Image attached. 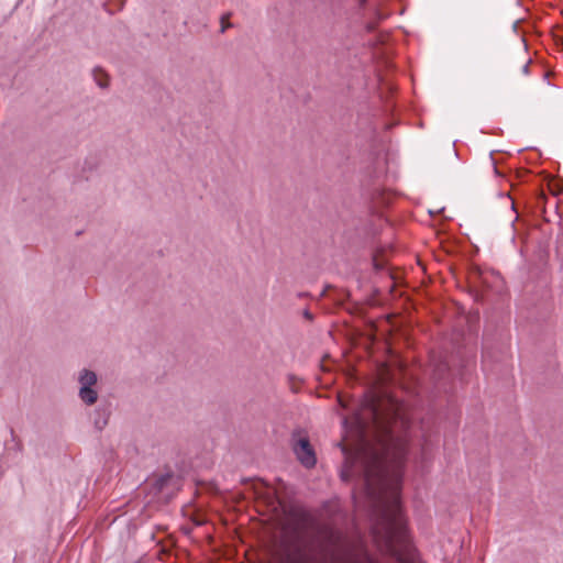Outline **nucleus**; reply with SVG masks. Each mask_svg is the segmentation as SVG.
I'll list each match as a JSON object with an SVG mask.
<instances>
[{
	"instance_id": "9b49d317",
	"label": "nucleus",
	"mask_w": 563,
	"mask_h": 563,
	"mask_svg": "<svg viewBox=\"0 0 563 563\" xmlns=\"http://www.w3.org/2000/svg\"><path fill=\"white\" fill-rule=\"evenodd\" d=\"M522 73H523L525 75H528V74H529V62H528V63H526V64L523 65V67H522Z\"/></svg>"
},
{
	"instance_id": "ddd939ff",
	"label": "nucleus",
	"mask_w": 563,
	"mask_h": 563,
	"mask_svg": "<svg viewBox=\"0 0 563 563\" xmlns=\"http://www.w3.org/2000/svg\"><path fill=\"white\" fill-rule=\"evenodd\" d=\"M305 317L307 319H312V314L308 310L305 311Z\"/></svg>"
},
{
	"instance_id": "f257e3e1",
	"label": "nucleus",
	"mask_w": 563,
	"mask_h": 563,
	"mask_svg": "<svg viewBox=\"0 0 563 563\" xmlns=\"http://www.w3.org/2000/svg\"><path fill=\"white\" fill-rule=\"evenodd\" d=\"M386 455L376 451L362 453L361 476L371 497L383 499L389 493L396 503L402 482L405 449H399L393 465H389Z\"/></svg>"
},
{
	"instance_id": "6e6552de",
	"label": "nucleus",
	"mask_w": 563,
	"mask_h": 563,
	"mask_svg": "<svg viewBox=\"0 0 563 563\" xmlns=\"http://www.w3.org/2000/svg\"><path fill=\"white\" fill-rule=\"evenodd\" d=\"M373 266L376 272H380L385 269L386 264L384 262L378 261L377 258H374Z\"/></svg>"
},
{
	"instance_id": "7ed1b4c3",
	"label": "nucleus",
	"mask_w": 563,
	"mask_h": 563,
	"mask_svg": "<svg viewBox=\"0 0 563 563\" xmlns=\"http://www.w3.org/2000/svg\"><path fill=\"white\" fill-rule=\"evenodd\" d=\"M294 452L305 467L310 468L316 465L314 451L307 438H300L295 442Z\"/></svg>"
},
{
	"instance_id": "9d476101",
	"label": "nucleus",
	"mask_w": 563,
	"mask_h": 563,
	"mask_svg": "<svg viewBox=\"0 0 563 563\" xmlns=\"http://www.w3.org/2000/svg\"><path fill=\"white\" fill-rule=\"evenodd\" d=\"M357 424H358L360 428L363 429V428H365L366 422L362 418H357Z\"/></svg>"
},
{
	"instance_id": "4468645a",
	"label": "nucleus",
	"mask_w": 563,
	"mask_h": 563,
	"mask_svg": "<svg viewBox=\"0 0 563 563\" xmlns=\"http://www.w3.org/2000/svg\"><path fill=\"white\" fill-rule=\"evenodd\" d=\"M367 0H358L360 4L363 5Z\"/></svg>"
},
{
	"instance_id": "f03ea898",
	"label": "nucleus",
	"mask_w": 563,
	"mask_h": 563,
	"mask_svg": "<svg viewBox=\"0 0 563 563\" xmlns=\"http://www.w3.org/2000/svg\"><path fill=\"white\" fill-rule=\"evenodd\" d=\"M97 382L98 376L93 371L82 368L78 374V397L87 406H92L98 400V391L93 388Z\"/></svg>"
},
{
	"instance_id": "1a4fd4ad",
	"label": "nucleus",
	"mask_w": 563,
	"mask_h": 563,
	"mask_svg": "<svg viewBox=\"0 0 563 563\" xmlns=\"http://www.w3.org/2000/svg\"><path fill=\"white\" fill-rule=\"evenodd\" d=\"M371 413L373 416V419L374 420H378L379 419V412H378V409L376 408V406L374 404H371Z\"/></svg>"
},
{
	"instance_id": "f8f14e48",
	"label": "nucleus",
	"mask_w": 563,
	"mask_h": 563,
	"mask_svg": "<svg viewBox=\"0 0 563 563\" xmlns=\"http://www.w3.org/2000/svg\"><path fill=\"white\" fill-rule=\"evenodd\" d=\"M98 85H99L101 88L107 87V82H104V81H102V80H98Z\"/></svg>"
},
{
	"instance_id": "20e7f679",
	"label": "nucleus",
	"mask_w": 563,
	"mask_h": 563,
	"mask_svg": "<svg viewBox=\"0 0 563 563\" xmlns=\"http://www.w3.org/2000/svg\"><path fill=\"white\" fill-rule=\"evenodd\" d=\"M179 485L180 478L170 471L158 475L153 482V487L157 493L167 492L169 494V492L178 489Z\"/></svg>"
},
{
	"instance_id": "39448f33",
	"label": "nucleus",
	"mask_w": 563,
	"mask_h": 563,
	"mask_svg": "<svg viewBox=\"0 0 563 563\" xmlns=\"http://www.w3.org/2000/svg\"><path fill=\"white\" fill-rule=\"evenodd\" d=\"M109 420V412L103 408H98L95 410L93 424L98 430H102Z\"/></svg>"
},
{
	"instance_id": "0eeeda50",
	"label": "nucleus",
	"mask_w": 563,
	"mask_h": 563,
	"mask_svg": "<svg viewBox=\"0 0 563 563\" xmlns=\"http://www.w3.org/2000/svg\"><path fill=\"white\" fill-rule=\"evenodd\" d=\"M355 473H356V470L354 468V466H349L345 471L342 472L341 475L344 481H347V478L350 476H353Z\"/></svg>"
},
{
	"instance_id": "423d86ee",
	"label": "nucleus",
	"mask_w": 563,
	"mask_h": 563,
	"mask_svg": "<svg viewBox=\"0 0 563 563\" xmlns=\"http://www.w3.org/2000/svg\"><path fill=\"white\" fill-rule=\"evenodd\" d=\"M230 16V13L228 14H224L221 16V29H220V32L221 33H224L227 31L228 27H231L232 24L230 22H227V20L229 19Z\"/></svg>"
}]
</instances>
